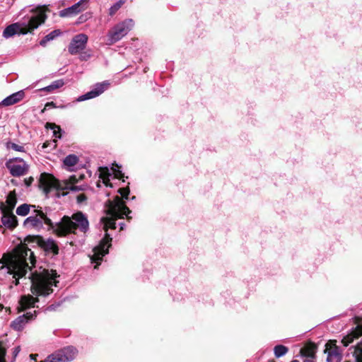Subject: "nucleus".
I'll return each instance as SVG.
<instances>
[{"label":"nucleus","mask_w":362,"mask_h":362,"mask_svg":"<svg viewBox=\"0 0 362 362\" xmlns=\"http://www.w3.org/2000/svg\"><path fill=\"white\" fill-rule=\"evenodd\" d=\"M1 262L8 268V272L13 274V277H23L28 270L35 265V259L34 253L25 245L18 247L13 255H4ZM18 284V279L16 284Z\"/></svg>","instance_id":"nucleus-1"},{"label":"nucleus","mask_w":362,"mask_h":362,"mask_svg":"<svg viewBox=\"0 0 362 362\" xmlns=\"http://www.w3.org/2000/svg\"><path fill=\"white\" fill-rule=\"evenodd\" d=\"M48 8L46 6H38L30 10L32 15L24 18L22 23H16L7 26L3 32V36L8 38L15 34H27L32 33L47 19L46 12Z\"/></svg>","instance_id":"nucleus-2"},{"label":"nucleus","mask_w":362,"mask_h":362,"mask_svg":"<svg viewBox=\"0 0 362 362\" xmlns=\"http://www.w3.org/2000/svg\"><path fill=\"white\" fill-rule=\"evenodd\" d=\"M55 271L42 269L30 274L31 292L35 296H47L53 292L52 286H57Z\"/></svg>","instance_id":"nucleus-3"},{"label":"nucleus","mask_w":362,"mask_h":362,"mask_svg":"<svg viewBox=\"0 0 362 362\" xmlns=\"http://www.w3.org/2000/svg\"><path fill=\"white\" fill-rule=\"evenodd\" d=\"M77 229L84 233L89 229L88 218L82 212H77L71 217L64 216L59 223H56L55 232L59 236H65L75 233Z\"/></svg>","instance_id":"nucleus-4"},{"label":"nucleus","mask_w":362,"mask_h":362,"mask_svg":"<svg viewBox=\"0 0 362 362\" xmlns=\"http://www.w3.org/2000/svg\"><path fill=\"white\" fill-rule=\"evenodd\" d=\"M131 212L129 208L125 205L124 201L119 197H116L113 201L109 202L107 216L100 219L103 230L107 232L108 228L115 229V221L117 218H122L127 216V219L131 217L128 214Z\"/></svg>","instance_id":"nucleus-5"},{"label":"nucleus","mask_w":362,"mask_h":362,"mask_svg":"<svg viewBox=\"0 0 362 362\" xmlns=\"http://www.w3.org/2000/svg\"><path fill=\"white\" fill-rule=\"evenodd\" d=\"M44 224L54 230L56 229V224L53 223L47 212L42 211V207L37 206V209L32 211L31 215L24 220L23 226L28 230L40 231L43 228Z\"/></svg>","instance_id":"nucleus-6"},{"label":"nucleus","mask_w":362,"mask_h":362,"mask_svg":"<svg viewBox=\"0 0 362 362\" xmlns=\"http://www.w3.org/2000/svg\"><path fill=\"white\" fill-rule=\"evenodd\" d=\"M77 349L71 346L64 347L49 355L41 362H69L77 356Z\"/></svg>","instance_id":"nucleus-7"},{"label":"nucleus","mask_w":362,"mask_h":362,"mask_svg":"<svg viewBox=\"0 0 362 362\" xmlns=\"http://www.w3.org/2000/svg\"><path fill=\"white\" fill-rule=\"evenodd\" d=\"M133 25L132 20L125 21L116 25L108 34L109 44H114L124 37Z\"/></svg>","instance_id":"nucleus-8"},{"label":"nucleus","mask_w":362,"mask_h":362,"mask_svg":"<svg viewBox=\"0 0 362 362\" xmlns=\"http://www.w3.org/2000/svg\"><path fill=\"white\" fill-rule=\"evenodd\" d=\"M111 241L112 238L110 235L106 233L99 245L93 249V255L91 256L90 259L93 262L97 263L95 268L100 264L103 257L108 253V248L111 245Z\"/></svg>","instance_id":"nucleus-9"},{"label":"nucleus","mask_w":362,"mask_h":362,"mask_svg":"<svg viewBox=\"0 0 362 362\" xmlns=\"http://www.w3.org/2000/svg\"><path fill=\"white\" fill-rule=\"evenodd\" d=\"M38 185L46 195L52 189L60 187L58 181L52 175L45 173L41 174Z\"/></svg>","instance_id":"nucleus-10"},{"label":"nucleus","mask_w":362,"mask_h":362,"mask_svg":"<svg viewBox=\"0 0 362 362\" xmlns=\"http://www.w3.org/2000/svg\"><path fill=\"white\" fill-rule=\"evenodd\" d=\"M88 42V36L86 34L75 35L71 40L68 50L71 54H76L86 48Z\"/></svg>","instance_id":"nucleus-11"},{"label":"nucleus","mask_w":362,"mask_h":362,"mask_svg":"<svg viewBox=\"0 0 362 362\" xmlns=\"http://www.w3.org/2000/svg\"><path fill=\"white\" fill-rule=\"evenodd\" d=\"M7 168L10 173L16 177L24 175L28 170V165L21 158H16L14 162L8 163Z\"/></svg>","instance_id":"nucleus-12"},{"label":"nucleus","mask_w":362,"mask_h":362,"mask_svg":"<svg viewBox=\"0 0 362 362\" xmlns=\"http://www.w3.org/2000/svg\"><path fill=\"white\" fill-rule=\"evenodd\" d=\"M86 0H80L74 5L60 11L59 16L64 18L70 17L78 14V13L81 12L82 11H84L86 8V6H84L85 4H86Z\"/></svg>","instance_id":"nucleus-13"},{"label":"nucleus","mask_w":362,"mask_h":362,"mask_svg":"<svg viewBox=\"0 0 362 362\" xmlns=\"http://www.w3.org/2000/svg\"><path fill=\"white\" fill-rule=\"evenodd\" d=\"M37 245L45 252H52L54 255L58 254L59 248L53 239H44L40 236L35 237Z\"/></svg>","instance_id":"nucleus-14"},{"label":"nucleus","mask_w":362,"mask_h":362,"mask_svg":"<svg viewBox=\"0 0 362 362\" xmlns=\"http://www.w3.org/2000/svg\"><path fill=\"white\" fill-rule=\"evenodd\" d=\"M1 212L2 225L8 229H14L18 226V220L13 211L1 210Z\"/></svg>","instance_id":"nucleus-15"},{"label":"nucleus","mask_w":362,"mask_h":362,"mask_svg":"<svg viewBox=\"0 0 362 362\" xmlns=\"http://www.w3.org/2000/svg\"><path fill=\"white\" fill-rule=\"evenodd\" d=\"M17 203V196L15 191L9 192L6 197V202H1L0 210L13 211Z\"/></svg>","instance_id":"nucleus-16"},{"label":"nucleus","mask_w":362,"mask_h":362,"mask_svg":"<svg viewBox=\"0 0 362 362\" xmlns=\"http://www.w3.org/2000/svg\"><path fill=\"white\" fill-rule=\"evenodd\" d=\"M33 317L31 313H27L18 317L11 322V327L16 330H21L25 324Z\"/></svg>","instance_id":"nucleus-17"},{"label":"nucleus","mask_w":362,"mask_h":362,"mask_svg":"<svg viewBox=\"0 0 362 362\" xmlns=\"http://www.w3.org/2000/svg\"><path fill=\"white\" fill-rule=\"evenodd\" d=\"M24 97V92L23 90L18 91L15 93L10 95L4 98L1 103L0 105L9 106L17 103L21 101Z\"/></svg>","instance_id":"nucleus-18"},{"label":"nucleus","mask_w":362,"mask_h":362,"mask_svg":"<svg viewBox=\"0 0 362 362\" xmlns=\"http://www.w3.org/2000/svg\"><path fill=\"white\" fill-rule=\"evenodd\" d=\"M361 335L362 326H357L354 330L342 339L341 343L344 346H347L352 343L355 339L358 338Z\"/></svg>","instance_id":"nucleus-19"},{"label":"nucleus","mask_w":362,"mask_h":362,"mask_svg":"<svg viewBox=\"0 0 362 362\" xmlns=\"http://www.w3.org/2000/svg\"><path fill=\"white\" fill-rule=\"evenodd\" d=\"M325 352L327 353V362H341V355L337 346L328 349L327 346Z\"/></svg>","instance_id":"nucleus-20"},{"label":"nucleus","mask_w":362,"mask_h":362,"mask_svg":"<svg viewBox=\"0 0 362 362\" xmlns=\"http://www.w3.org/2000/svg\"><path fill=\"white\" fill-rule=\"evenodd\" d=\"M37 298H34L30 295L23 296L20 300V305L22 310L34 307L35 303L38 302Z\"/></svg>","instance_id":"nucleus-21"},{"label":"nucleus","mask_w":362,"mask_h":362,"mask_svg":"<svg viewBox=\"0 0 362 362\" xmlns=\"http://www.w3.org/2000/svg\"><path fill=\"white\" fill-rule=\"evenodd\" d=\"M84 177L83 175H80L78 176L76 175H71L66 182L65 189H71L72 191H78L81 190L82 188L78 186H74V185L79 180H82Z\"/></svg>","instance_id":"nucleus-22"},{"label":"nucleus","mask_w":362,"mask_h":362,"mask_svg":"<svg viewBox=\"0 0 362 362\" xmlns=\"http://www.w3.org/2000/svg\"><path fill=\"white\" fill-rule=\"evenodd\" d=\"M37 206H36L35 205L23 204L17 207L16 214L18 216H25L30 213V211L31 209L33 210H35V209H37Z\"/></svg>","instance_id":"nucleus-23"},{"label":"nucleus","mask_w":362,"mask_h":362,"mask_svg":"<svg viewBox=\"0 0 362 362\" xmlns=\"http://www.w3.org/2000/svg\"><path fill=\"white\" fill-rule=\"evenodd\" d=\"M61 34V31L59 30H54L52 31L50 33L47 35L45 37H43L40 42V45L41 46L45 47L47 43L52 40H54L55 37L59 36Z\"/></svg>","instance_id":"nucleus-24"},{"label":"nucleus","mask_w":362,"mask_h":362,"mask_svg":"<svg viewBox=\"0 0 362 362\" xmlns=\"http://www.w3.org/2000/svg\"><path fill=\"white\" fill-rule=\"evenodd\" d=\"M46 129H51L53 131V136L57 139H61L62 136V130L59 126L54 123L47 122L45 124Z\"/></svg>","instance_id":"nucleus-25"},{"label":"nucleus","mask_w":362,"mask_h":362,"mask_svg":"<svg viewBox=\"0 0 362 362\" xmlns=\"http://www.w3.org/2000/svg\"><path fill=\"white\" fill-rule=\"evenodd\" d=\"M110 83L107 81H103L101 83H96L93 88V90L95 91V93H97V95L99 96L100 94H102L107 88L109 87Z\"/></svg>","instance_id":"nucleus-26"},{"label":"nucleus","mask_w":362,"mask_h":362,"mask_svg":"<svg viewBox=\"0 0 362 362\" xmlns=\"http://www.w3.org/2000/svg\"><path fill=\"white\" fill-rule=\"evenodd\" d=\"M100 171V177L103 179V183L105 185H108L109 176L110 175V170L107 167H100L99 168Z\"/></svg>","instance_id":"nucleus-27"},{"label":"nucleus","mask_w":362,"mask_h":362,"mask_svg":"<svg viewBox=\"0 0 362 362\" xmlns=\"http://www.w3.org/2000/svg\"><path fill=\"white\" fill-rule=\"evenodd\" d=\"M78 161V158L75 155H69L64 160V164L68 167H73Z\"/></svg>","instance_id":"nucleus-28"},{"label":"nucleus","mask_w":362,"mask_h":362,"mask_svg":"<svg viewBox=\"0 0 362 362\" xmlns=\"http://www.w3.org/2000/svg\"><path fill=\"white\" fill-rule=\"evenodd\" d=\"M288 351V348L284 345H277L274 349V355L276 358L283 356Z\"/></svg>","instance_id":"nucleus-29"},{"label":"nucleus","mask_w":362,"mask_h":362,"mask_svg":"<svg viewBox=\"0 0 362 362\" xmlns=\"http://www.w3.org/2000/svg\"><path fill=\"white\" fill-rule=\"evenodd\" d=\"M300 353L302 356H305V358H313L315 353V347L314 346H307L300 350Z\"/></svg>","instance_id":"nucleus-30"},{"label":"nucleus","mask_w":362,"mask_h":362,"mask_svg":"<svg viewBox=\"0 0 362 362\" xmlns=\"http://www.w3.org/2000/svg\"><path fill=\"white\" fill-rule=\"evenodd\" d=\"M356 362H362V342L358 343L356 346L354 352Z\"/></svg>","instance_id":"nucleus-31"},{"label":"nucleus","mask_w":362,"mask_h":362,"mask_svg":"<svg viewBox=\"0 0 362 362\" xmlns=\"http://www.w3.org/2000/svg\"><path fill=\"white\" fill-rule=\"evenodd\" d=\"M64 84V83L63 80H57L53 81L49 86L45 87L44 90L47 91H52L54 89L62 87Z\"/></svg>","instance_id":"nucleus-32"},{"label":"nucleus","mask_w":362,"mask_h":362,"mask_svg":"<svg viewBox=\"0 0 362 362\" xmlns=\"http://www.w3.org/2000/svg\"><path fill=\"white\" fill-rule=\"evenodd\" d=\"M96 97H98L97 93H95V91L91 90L90 91H88V93H86V94L79 96L76 99V101L77 102H82V101H84V100H86L95 98Z\"/></svg>","instance_id":"nucleus-33"},{"label":"nucleus","mask_w":362,"mask_h":362,"mask_svg":"<svg viewBox=\"0 0 362 362\" xmlns=\"http://www.w3.org/2000/svg\"><path fill=\"white\" fill-rule=\"evenodd\" d=\"M124 0H119L117 2H116L114 5H112L109 11V13L110 16H113L122 6V4L124 3Z\"/></svg>","instance_id":"nucleus-34"},{"label":"nucleus","mask_w":362,"mask_h":362,"mask_svg":"<svg viewBox=\"0 0 362 362\" xmlns=\"http://www.w3.org/2000/svg\"><path fill=\"white\" fill-rule=\"evenodd\" d=\"M119 168L120 167L117 164L113 165V166L112 168V170L115 173V177L117 178H120L123 176V174H122V171L119 170Z\"/></svg>","instance_id":"nucleus-35"},{"label":"nucleus","mask_w":362,"mask_h":362,"mask_svg":"<svg viewBox=\"0 0 362 362\" xmlns=\"http://www.w3.org/2000/svg\"><path fill=\"white\" fill-rule=\"evenodd\" d=\"M123 198L128 199L129 194V188H120L118 191Z\"/></svg>","instance_id":"nucleus-36"},{"label":"nucleus","mask_w":362,"mask_h":362,"mask_svg":"<svg viewBox=\"0 0 362 362\" xmlns=\"http://www.w3.org/2000/svg\"><path fill=\"white\" fill-rule=\"evenodd\" d=\"M6 349L0 344V362H5Z\"/></svg>","instance_id":"nucleus-37"},{"label":"nucleus","mask_w":362,"mask_h":362,"mask_svg":"<svg viewBox=\"0 0 362 362\" xmlns=\"http://www.w3.org/2000/svg\"><path fill=\"white\" fill-rule=\"evenodd\" d=\"M11 148L13 150L17 151H23V146H19V145L16 144H11Z\"/></svg>","instance_id":"nucleus-38"},{"label":"nucleus","mask_w":362,"mask_h":362,"mask_svg":"<svg viewBox=\"0 0 362 362\" xmlns=\"http://www.w3.org/2000/svg\"><path fill=\"white\" fill-rule=\"evenodd\" d=\"M76 199L78 203H81L86 200V196L83 194H81L77 196Z\"/></svg>","instance_id":"nucleus-39"},{"label":"nucleus","mask_w":362,"mask_h":362,"mask_svg":"<svg viewBox=\"0 0 362 362\" xmlns=\"http://www.w3.org/2000/svg\"><path fill=\"white\" fill-rule=\"evenodd\" d=\"M34 179L33 177H30L28 178H25L24 180V182H25V185L27 186V187H29L32 185Z\"/></svg>","instance_id":"nucleus-40"},{"label":"nucleus","mask_w":362,"mask_h":362,"mask_svg":"<svg viewBox=\"0 0 362 362\" xmlns=\"http://www.w3.org/2000/svg\"><path fill=\"white\" fill-rule=\"evenodd\" d=\"M55 143H56V141H55V140H53L52 142L46 141V142H45V143L42 144V148H47V147H48V146H49V144H54V147H55V146H56Z\"/></svg>","instance_id":"nucleus-41"},{"label":"nucleus","mask_w":362,"mask_h":362,"mask_svg":"<svg viewBox=\"0 0 362 362\" xmlns=\"http://www.w3.org/2000/svg\"><path fill=\"white\" fill-rule=\"evenodd\" d=\"M49 107H56L55 104L53 102L47 103L45 105V109L49 108Z\"/></svg>","instance_id":"nucleus-42"},{"label":"nucleus","mask_w":362,"mask_h":362,"mask_svg":"<svg viewBox=\"0 0 362 362\" xmlns=\"http://www.w3.org/2000/svg\"><path fill=\"white\" fill-rule=\"evenodd\" d=\"M303 362H314L313 358H305Z\"/></svg>","instance_id":"nucleus-43"},{"label":"nucleus","mask_w":362,"mask_h":362,"mask_svg":"<svg viewBox=\"0 0 362 362\" xmlns=\"http://www.w3.org/2000/svg\"><path fill=\"white\" fill-rule=\"evenodd\" d=\"M119 226H120V230H124V228L125 227V224L124 223H119Z\"/></svg>","instance_id":"nucleus-44"},{"label":"nucleus","mask_w":362,"mask_h":362,"mask_svg":"<svg viewBox=\"0 0 362 362\" xmlns=\"http://www.w3.org/2000/svg\"><path fill=\"white\" fill-rule=\"evenodd\" d=\"M18 352H19V347H16V348L15 349V351H14L15 355H16Z\"/></svg>","instance_id":"nucleus-45"},{"label":"nucleus","mask_w":362,"mask_h":362,"mask_svg":"<svg viewBox=\"0 0 362 362\" xmlns=\"http://www.w3.org/2000/svg\"><path fill=\"white\" fill-rule=\"evenodd\" d=\"M291 362H299L298 360H293Z\"/></svg>","instance_id":"nucleus-46"}]
</instances>
